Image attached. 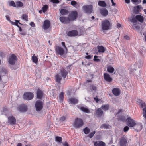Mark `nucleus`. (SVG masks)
<instances>
[{"mask_svg":"<svg viewBox=\"0 0 146 146\" xmlns=\"http://www.w3.org/2000/svg\"><path fill=\"white\" fill-rule=\"evenodd\" d=\"M84 123L82 119L76 118L75 119L73 126L75 128H79L83 126Z\"/></svg>","mask_w":146,"mask_h":146,"instance_id":"obj_2","label":"nucleus"},{"mask_svg":"<svg viewBox=\"0 0 146 146\" xmlns=\"http://www.w3.org/2000/svg\"><path fill=\"white\" fill-rule=\"evenodd\" d=\"M112 24L108 19H105L102 22L101 26L103 31L108 30L110 29L111 27Z\"/></svg>","mask_w":146,"mask_h":146,"instance_id":"obj_1","label":"nucleus"},{"mask_svg":"<svg viewBox=\"0 0 146 146\" xmlns=\"http://www.w3.org/2000/svg\"><path fill=\"white\" fill-rule=\"evenodd\" d=\"M50 22L48 20H46L44 22L43 25V29L46 30L48 29L50 25Z\"/></svg>","mask_w":146,"mask_h":146,"instance_id":"obj_13","label":"nucleus"},{"mask_svg":"<svg viewBox=\"0 0 146 146\" xmlns=\"http://www.w3.org/2000/svg\"><path fill=\"white\" fill-rule=\"evenodd\" d=\"M104 78L107 82H110L112 80V79L111 77L107 73L104 74Z\"/></svg>","mask_w":146,"mask_h":146,"instance_id":"obj_21","label":"nucleus"},{"mask_svg":"<svg viewBox=\"0 0 146 146\" xmlns=\"http://www.w3.org/2000/svg\"><path fill=\"white\" fill-rule=\"evenodd\" d=\"M9 4L10 6H12L15 7H16L15 3L13 1H10L9 3Z\"/></svg>","mask_w":146,"mask_h":146,"instance_id":"obj_41","label":"nucleus"},{"mask_svg":"<svg viewBox=\"0 0 146 146\" xmlns=\"http://www.w3.org/2000/svg\"><path fill=\"white\" fill-rule=\"evenodd\" d=\"M119 144L120 146H127V139L123 137L121 138Z\"/></svg>","mask_w":146,"mask_h":146,"instance_id":"obj_17","label":"nucleus"},{"mask_svg":"<svg viewBox=\"0 0 146 146\" xmlns=\"http://www.w3.org/2000/svg\"><path fill=\"white\" fill-rule=\"evenodd\" d=\"M97 48L98 52L100 54L104 53L106 50V48L102 46H98Z\"/></svg>","mask_w":146,"mask_h":146,"instance_id":"obj_22","label":"nucleus"},{"mask_svg":"<svg viewBox=\"0 0 146 146\" xmlns=\"http://www.w3.org/2000/svg\"><path fill=\"white\" fill-rule=\"evenodd\" d=\"M71 4L74 7H75V5L77 4V2L74 1H73L71 2Z\"/></svg>","mask_w":146,"mask_h":146,"instance_id":"obj_51","label":"nucleus"},{"mask_svg":"<svg viewBox=\"0 0 146 146\" xmlns=\"http://www.w3.org/2000/svg\"><path fill=\"white\" fill-rule=\"evenodd\" d=\"M141 8L140 5H137L134 8V12L136 14H138L141 11Z\"/></svg>","mask_w":146,"mask_h":146,"instance_id":"obj_23","label":"nucleus"},{"mask_svg":"<svg viewBox=\"0 0 146 146\" xmlns=\"http://www.w3.org/2000/svg\"><path fill=\"white\" fill-rule=\"evenodd\" d=\"M8 121L11 125H14L16 123V119L14 117L11 116L8 117Z\"/></svg>","mask_w":146,"mask_h":146,"instance_id":"obj_16","label":"nucleus"},{"mask_svg":"<svg viewBox=\"0 0 146 146\" xmlns=\"http://www.w3.org/2000/svg\"><path fill=\"white\" fill-rule=\"evenodd\" d=\"M44 95L43 91L39 89L37 90V99H42L44 98Z\"/></svg>","mask_w":146,"mask_h":146,"instance_id":"obj_12","label":"nucleus"},{"mask_svg":"<svg viewBox=\"0 0 146 146\" xmlns=\"http://www.w3.org/2000/svg\"><path fill=\"white\" fill-rule=\"evenodd\" d=\"M100 128L102 129L103 128L107 129L108 128V125L106 124H104L101 125L100 127Z\"/></svg>","mask_w":146,"mask_h":146,"instance_id":"obj_45","label":"nucleus"},{"mask_svg":"<svg viewBox=\"0 0 146 146\" xmlns=\"http://www.w3.org/2000/svg\"><path fill=\"white\" fill-rule=\"evenodd\" d=\"M110 106L108 104H106L102 105L101 107V108L102 109L106 111L109 108Z\"/></svg>","mask_w":146,"mask_h":146,"instance_id":"obj_35","label":"nucleus"},{"mask_svg":"<svg viewBox=\"0 0 146 146\" xmlns=\"http://www.w3.org/2000/svg\"><path fill=\"white\" fill-rule=\"evenodd\" d=\"M136 19L137 20L141 23H143L144 21V17L141 15H136Z\"/></svg>","mask_w":146,"mask_h":146,"instance_id":"obj_31","label":"nucleus"},{"mask_svg":"<svg viewBox=\"0 0 146 146\" xmlns=\"http://www.w3.org/2000/svg\"><path fill=\"white\" fill-rule=\"evenodd\" d=\"M96 114L99 117H101L102 115H104L103 112L101 108H98L96 111Z\"/></svg>","mask_w":146,"mask_h":146,"instance_id":"obj_20","label":"nucleus"},{"mask_svg":"<svg viewBox=\"0 0 146 146\" xmlns=\"http://www.w3.org/2000/svg\"><path fill=\"white\" fill-rule=\"evenodd\" d=\"M142 100H140V99H138L137 100V102L138 104H139V105L141 103H142V102H143Z\"/></svg>","mask_w":146,"mask_h":146,"instance_id":"obj_58","label":"nucleus"},{"mask_svg":"<svg viewBox=\"0 0 146 146\" xmlns=\"http://www.w3.org/2000/svg\"><path fill=\"white\" fill-rule=\"evenodd\" d=\"M131 1L133 3H140L141 1V0H131Z\"/></svg>","mask_w":146,"mask_h":146,"instance_id":"obj_50","label":"nucleus"},{"mask_svg":"<svg viewBox=\"0 0 146 146\" xmlns=\"http://www.w3.org/2000/svg\"><path fill=\"white\" fill-rule=\"evenodd\" d=\"M82 9L85 13L90 14L92 13L93 6L92 5H86L82 6Z\"/></svg>","mask_w":146,"mask_h":146,"instance_id":"obj_3","label":"nucleus"},{"mask_svg":"<svg viewBox=\"0 0 146 146\" xmlns=\"http://www.w3.org/2000/svg\"><path fill=\"white\" fill-rule=\"evenodd\" d=\"M56 82L60 84L61 80L62 79V78L58 74H56L55 75Z\"/></svg>","mask_w":146,"mask_h":146,"instance_id":"obj_29","label":"nucleus"},{"mask_svg":"<svg viewBox=\"0 0 146 146\" xmlns=\"http://www.w3.org/2000/svg\"><path fill=\"white\" fill-rule=\"evenodd\" d=\"M48 9V5H45L42 8V10L43 12L44 13L46 11H47Z\"/></svg>","mask_w":146,"mask_h":146,"instance_id":"obj_42","label":"nucleus"},{"mask_svg":"<svg viewBox=\"0 0 146 146\" xmlns=\"http://www.w3.org/2000/svg\"><path fill=\"white\" fill-rule=\"evenodd\" d=\"M140 105L141 107L142 108H145L146 106L145 103L143 101Z\"/></svg>","mask_w":146,"mask_h":146,"instance_id":"obj_48","label":"nucleus"},{"mask_svg":"<svg viewBox=\"0 0 146 146\" xmlns=\"http://www.w3.org/2000/svg\"><path fill=\"white\" fill-rule=\"evenodd\" d=\"M124 38L127 40H129L130 39L129 37L127 35L124 36Z\"/></svg>","mask_w":146,"mask_h":146,"instance_id":"obj_62","label":"nucleus"},{"mask_svg":"<svg viewBox=\"0 0 146 146\" xmlns=\"http://www.w3.org/2000/svg\"><path fill=\"white\" fill-rule=\"evenodd\" d=\"M126 120L127 125L130 127H133L136 125V123L135 121L130 117H128Z\"/></svg>","mask_w":146,"mask_h":146,"instance_id":"obj_7","label":"nucleus"},{"mask_svg":"<svg viewBox=\"0 0 146 146\" xmlns=\"http://www.w3.org/2000/svg\"><path fill=\"white\" fill-rule=\"evenodd\" d=\"M18 109L21 112H25L27 110V106L24 104H21L19 106Z\"/></svg>","mask_w":146,"mask_h":146,"instance_id":"obj_10","label":"nucleus"},{"mask_svg":"<svg viewBox=\"0 0 146 146\" xmlns=\"http://www.w3.org/2000/svg\"><path fill=\"white\" fill-rule=\"evenodd\" d=\"M97 90V87L94 84H90L89 86V91L92 92L93 90L96 91Z\"/></svg>","mask_w":146,"mask_h":146,"instance_id":"obj_28","label":"nucleus"},{"mask_svg":"<svg viewBox=\"0 0 146 146\" xmlns=\"http://www.w3.org/2000/svg\"><path fill=\"white\" fill-rule=\"evenodd\" d=\"M66 118L65 117L63 116L60 119V121L62 122L64 121L66 119Z\"/></svg>","mask_w":146,"mask_h":146,"instance_id":"obj_55","label":"nucleus"},{"mask_svg":"<svg viewBox=\"0 0 146 146\" xmlns=\"http://www.w3.org/2000/svg\"><path fill=\"white\" fill-rule=\"evenodd\" d=\"M51 1L55 3H58L59 2V1L58 0H51Z\"/></svg>","mask_w":146,"mask_h":146,"instance_id":"obj_59","label":"nucleus"},{"mask_svg":"<svg viewBox=\"0 0 146 146\" xmlns=\"http://www.w3.org/2000/svg\"><path fill=\"white\" fill-rule=\"evenodd\" d=\"M60 13L62 15H65L69 13V11L65 9H63L60 10Z\"/></svg>","mask_w":146,"mask_h":146,"instance_id":"obj_33","label":"nucleus"},{"mask_svg":"<svg viewBox=\"0 0 146 146\" xmlns=\"http://www.w3.org/2000/svg\"><path fill=\"white\" fill-rule=\"evenodd\" d=\"M60 73L62 77L65 78L68 74V72L66 70L65 68H62L60 70Z\"/></svg>","mask_w":146,"mask_h":146,"instance_id":"obj_18","label":"nucleus"},{"mask_svg":"<svg viewBox=\"0 0 146 146\" xmlns=\"http://www.w3.org/2000/svg\"><path fill=\"white\" fill-rule=\"evenodd\" d=\"M16 6L17 7H21L23 6V3L21 1H18L16 2Z\"/></svg>","mask_w":146,"mask_h":146,"instance_id":"obj_36","label":"nucleus"},{"mask_svg":"<svg viewBox=\"0 0 146 146\" xmlns=\"http://www.w3.org/2000/svg\"><path fill=\"white\" fill-rule=\"evenodd\" d=\"M55 52L57 55L62 56L64 55L65 53L64 49L61 47L56 46L55 48Z\"/></svg>","mask_w":146,"mask_h":146,"instance_id":"obj_5","label":"nucleus"},{"mask_svg":"<svg viewBox=\"0 0 146 146\" xmlns=\"http://www.w3.org/2000/svg\"><path fill=\"white\" fill-rule=\"evenodd\" d=\"M64 146H69L68 143L67 142H65L64 144Z\"/></svg>","mask_w":146,"mask_h":146,"instance_id":"obj_64","label":"nucleus"},{"mask_svg":"<svg viewBox=\"0 0 146 146\" xmlns=\"http://www.w3.org/2000/svg\"><path fill=\"white\" fill-rule=\"evenodd\" d=\"M21 17L25 21H28V16L26 14H23Z\"/></svg>","mask_w":146,"mask_h":146,"instance_id":"obj_38","label":"nucleus"},{"mask_svg":"<svg viewBox=\"0 0 146 146\" xmlns=\"http://www.w3.org/2000/svg\"><path fill=\"white\" fill-rule=\"evenodd\" d=\"M94 146H105V143L101 141H98L94 143Z\"/></svg>","mask_w":146,"mask_h":146,"instance_id":"obj_24","label":"nucleus"},{"mask_svg":"<svg viewBox=\"0 0 146 146\" xmlns=\"http://www.w3.org/2000/svg\"><path fill=\"white\" fill-rule=\"evenodd\" d=\"M131 22L133 23H136L137 21V19H136V16L135 17L133 18L131 20Z\"/></svg>","mask_w":146,"mask_h":146,"instance_id":"obj_46","label":"nucleus"},{"mask_svg":"<svg viewBox=\"0 0 146 146\" xmlns=\"http://www.w3.org/2000/svg\"><path fill=\"white\" fill-rule=\"evenodd\" d=\"M17 58L16 56L14 54H12L9 57L8 62L10 64L14 65L17 62Z\"/></svg>","mask_w":146,"mask_h":146,"instance_id":"obj_4","label":"nucleus"},{"mask_svg":"<svg viewBox=\"0 0 146 146\" xmlns=\"http://www.w3.org/2000/svg\"><path fill=\"white\" fill-rule=\"evenodd\" d=\"M59 19L62 23L64 24L69 23L70 21V18L68 17H61Z\"/></svg>","mask_w":146,"mask_h":146,"instance_id":"obj_9","label":"nucleus"},{"mask_svg":"<svg viewBox=\"0 0 146 146\" xmlns=\"http://www.w3.org/2000/svg\"><path fill=\"white\" fill-rule=\"evenodd\" d=\"M143 114L144 117L146 119V107L143 109Z\"/></svg>","mask_w":146,"mask_h":146,"instance_id":"obj_43","label":"nucleus"},{"mask_svg":"<svg viewBox=\"0 0 146 146\" xmlns=\"http://www.w3.org/2000/svg\"><path fill=\"white\" fill-rule=\"evenodd\" d=\"M98 57V56H94V61H97V62H99L100 61V60L99 59L97 58Z\"/></svg>","mask_w":146,"mask_h":146,"instance_id":"obj_49","label":"nucleus"},{"mask_svg":"<svg viewBox=\"0 0 146 146\" xmlns=\"http://www.w3.org/2000/svg\"><path fill=\"white\" fill-rule=\"evenodd\" d=\"M98 5L101 7H106L107 5L104 1H99L98 2Z\"/></svg>","mask_w":146,"mask_h":146,"instance_id":"obj_34","label":"nucleus"},{"mask_svg":"<svg viewBox=\"0 0 146 146\" xmlns=\"http://www.w3.org/2000/svg\"><path fill=\"white\" fill-rule=\"evenodd\" d=\"M44 102L41 100H37V111H40L42 109Z\"/></svg>","mask_w":146,"mask_h":146,"instance_id":"obj_11","label":"nucleus"},{"mask_svg":"<svg viewBox=\"0 0 146 146\" xmlns=\"http://www.w3.org/2000/svg\"><path fill=\"white\" fill-rule=\"evenodd\" d=\"M119 118L120 120L122 121H124L125 120V117L123 116H119Z\"/></svg>","mask_w":146,"mask_h":146,"instance_id":"obj_52","label":"nucleus"},{"mask_svg":"<svg viewBox=\"0 0 146 146\" xmlns=\"http://www.w3.org/2000/svg\"><path fill=\"white\" fill-rule=\"evenodd\" d=\"M59 98L60 101H62L64 99V92H61L59 95Z\"/></svg>","mask_w":146,"mask_h":146,"instance_id":"obj_40","label":"nucleus"},{"mask_svg":"<svg viewBox=\"0 0 146 146\" xmlns=\"http://www.w3.org/2000/svg\"><path fill=\"white\" fill-rule=\"evenodd\" d=\"M98 96H96V97H94V100L96 101V102H98V101H100V100L99 99H98L97 98Z\"/></svg>","mask_w":146,"mask_h":146,"instance_id":"obj_57","label":"nucleus"},{"mask_svg":"<svg viewBox=\"0 0 146 146\" xmlns=\"http://www.w3.org/2000/svg\"><path fill=\"white\" fill-rule=\"evenodd\" d=\"M96 132L95 131H94V132H92L91 133H90L89 135H88V137L90 138H92L94 135V134H95Z\"/></svg>","mask_w":146,"mask_h":146,"instance_id":"obj_47","label":"nucleus"},{"mask_svg":"<svg viewBox=\"0 0 146 146\" xmlns=\"http://www.w3.org/2000/svg\"><path fill=\"white\" fill-rule=\"evenodd\" d=\"M30 25L32 27H34L35 26V24L33 22H31L30 23Z\"/></svg>","mask_w":146,"mask_h":146,"instance_id":"obj_60","label":"nucleus"},{"mask_svg":"<svg viewBox=\"0 0 146 146\" xmlns=\"http://www.w3.org/2000/svg\"><path fill=\"white\" fill-rule=\"evenodd\" d=\"M15 22H13L11 21H10V22L11 23V24L12 25H14L16 26H17L19 28V31L21 32L22 31V29L21 28V27L20 26H19L18 25V23L20 25H22V24L21 23L19 22V21L18 20H15Z\"/></svg>","mask_w":146,"mask_h":146,"instance_id":"obj_15","label":"nucleus"},{"mask_svg":"<svg viewBox=\"0 0 146 146\" xmlns=\"http://www.w3.org/2000/svg\"><path fill=\"white\" fill-rule=\"evenodd\" d=\"M62 138L61 137L57 136L55 137L56 141L59 142H62Z\"/></svg>","mask_w":146,"mask_h":146,"instance_id":"obj_39","label":"nucleus"},{"mask_svg":"<svg viewBox=\"0 0 146 146\" xmlns=\"http://www.w3.org/2000/svg\"><path fill=\"white\" fill-rule=\"evenodd\" d=\"M135 130L137 132L140 131L143 128V125L141 123H139L136 125Z\"/></svg>","mask_w":146,"mask_h":146,"instance_id":"obj_30","label":"nucleus"},{"mask_svg":"<svg viewBox=\"0 0 146 146\" xmlns=\"http://www.w3.org/2000/svg\"><path fill=\"white\" fill-rule=\"evenodd\" d=\"M83 131L85 134H88L90 133V130L89 128L87 127H86L83 129Z\"/></svg>","mask_w":146,"mask_h":146,"instance_id":"obj_37","label":"nucleus"},{"mask_svg":"<svg viewBox=\"0 0 146 146\" xmlns=\"http://www.w3.org/2000/svg\"><path fill=\"white\" fill-rule=\"evenodd\" d=\"M100 13L103 16H106L108 14V12L106 9H103L100 10Z\"/></svg>","mask_w":146,"mask_h":146,"instance_id":"obj_27","label":"nucleus"},{"mask_svg":"<svg viewBox=\"0 0 146 146\" xmlns=\"http://www.w3.org/2000/svg\"><path fill=\"white\" fill-rule=\"evenodd\" d=\"M107 69V71L110 73H113L115 70L114 68L111 66H108Z\"/></svg>","mask_w":146,"mask_h":146,"instance_id":"obj_32","label":"nucleus"},{"mask_svg":"<svg viewBox=\"0 0 146 146\" xmlns=\"http://www.w3.org/2000/svg\"><path fill=\"white\" fill-rule=\"evenodd\" d=\"M112 93L115 96H117L120 94V90L118 88H116L113 89Z\"/></svg>","mask_w":146,"mask_h":146,"instance_id":"obj_19","label":"nucleus"},{"mask_svg":"<svg viewBox=\"0 0 146 146\" xmlns=\"http://www.w3.org/2000/svg\"><path fill=\"white\" fill-rule=\"evenodd\" d=\"M92 55H88L85 57V58L86 59H90L92 57Z\"/></svg>","mask_w":146,"mask_h":146,"instance_id":"obj_56","label":"nucleus"},{"mask_svg":"<svg viewBox=\"0 0 146 146\" xmlns=\"http://www.w3.org/2000/svg\"><path fill=\"white\" fill-rule=\"evenodd\" d=\"M117 27L118 28H120L121 26V25L120 24H119V23H117Z\"/></svg>","mask_w":146,"mask_h":146,"instance_id":"obj_63","label":"nucleus"},{"mask_svg":"<svg viewBox=\"0 0 146 146\" xmlns=\"http://www.w3.org/2000/svg\"><path fill=\"white\" fill-rule=\"evenodd\" d=\"M33 94L30 92H27L24 93L23 96V98L25 100H30L33 98Z\"/></svg>","mask_w":146,"mask_h":146,"instance_id":"obj_6","label":"nucleus"},{"mask_svg":"<svg viewBox=\"0 0 146 146\" xmlns=\"http://www.w3.org/2000/svg\"><path fill=\"white\" fill-rule=\"evenodd\" d=\"M78 32L76 30H72L69 31L67 34L68 36H75L78 35Z\"/></svg>","mask_w":146,"mask_h":146,"instance_id":"obj_14","label":"nucleus"},{"mask_svg":"<svg viewBox=\"0 0 146 146\" xmlns=\"http://www.w3.org/2000/svg\"><path fill=\"white\" fill-rule=\"evenodd\" d=\"M32 59L33 62L36 64V57L35 56V54H33L32 57Z\"/></svg>","mask_w":146,"mask_h":146,"instance_id":"obj_44","label":"nucleus"},{"mask_svg":"<svg viewBox=\"0 0 146 146\" xmlns=\"http://www.w3.org/2000/svg\"><path fill=\"white\" fill-rule=\"evenodd\" d=\"M78 108L80 109L81 110L85 113H90V110L87 107L84 106H81L79 107L78 106Z\"/></svg>","mask_w":146,"mask_h":146,"instance_id":"obj_26","label":"nucleus"},{"mask_svg":"<svg viewBox=\"0 0 146 146\" xmlns=\"http://www.w3.org/2000/svg\"><path fill=\"white\" fill-rule=\"evenodd\" d=\"M68 102L72 104H75L78 102V99L75 98H70L68 99Z\"/></svg>","mask_w":146,"mask_h":146,"instance_id":"obj_25","label":"nucleus"},{"mask_svg":"<svg viewBox=\"0 0 146 146\" xmlns=\"http://www.w3.org/2000/svg\"><path fill=\"white\" fill-rule=\"evenodd\" d=\"M111 2L112 3V6H115L116 5V4L114 2L113 0H111Z\"/></svg>","mask_w":146,"mask_h":146,"instance_id":"obj_61","label":"nucleus"},{"mask_svg":"<svg viewBox=\"0 0 146 146\" xmlns=\"http://www.w3.org/2000/svg\"><path fill=\"white\" fill-rule=\"evenodd\" d=\"M78 16V13L76 11H73L71 12L69 15V17H70V21H73L75 20L77 18Z\"/></svg>","mask_w":146,"mask_h":146,"instance_id":"obj_8","label":"nucleus"},{"mask_svg":"<svg viewBox=\"0 0 146 146\" xmlns=\"http://www.w3.org/2000/svg\"><path fill=\"white\" fill-rule=\"evenodd\" d=\"M61 44L63 46L64 48L67 51V49L65 45V43L64 42H62L61 43Z\"/></svg>","mask_w":146,"mask_h":146,"instance_id":"obj_54","label":"nucleus"},{"mask_svg":"<svg viewBox=\"0 0 146 146\" xmlns=\"http://www.w3.org/2000/svg\"><path fill=\"white\" fill-rule=\"evenodd\" d=\"M129 129V127L127 126H126L124 127L123 129V131L124 132H126L128 131Z\"/></svg>","mask_w":146,"mask_h":146,"instance_id":"obj_53","label":"nucleus"}]
</instances>
